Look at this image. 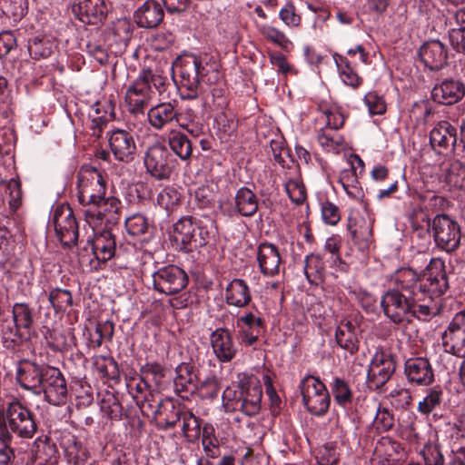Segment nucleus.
Returning a JSON list of instances; mask_svg holds the SVG:
<instances>
[{"mask_svg": "<svg viewBox=\"0 0 465 465\" xmlns=\"http://www.w3.org/2000/svg\"><path fill=\"white\" fill-rule=\"evenodd\" d=\"M175 69L181 77V85L187 91L188 99H196L209 92L213 103L219 108L226 105V88L223 82L212 86L213 79L217 80L220 75L216 69H210L208 64L203 65L202 60L196 55H185L174 64Z\"/></svg>", "mask_w": 465, "mask_h": 465, "instance_id": "1", "label": "nucleus"}, {"mask_svg": "<svg viewBox=\"0 0 465 465\" xmlns=\"http://www.w3.org/2000/svg\"><path fill=\"white\" fill-rule=\"evenodd\" d=\"M412 282L405 268H401L395 274L396 287L387 291L381 298V306L385 316L395 324L409 321V317L418 320L429 318L427 312H420L419 306L425 301L417 296Z\"/></svg>", "mask_w": 465, "mask_h": 465, "instance_id": "2", "label": "nucleus"}, {"mask_svg": "<svg viewBox=\"0 0 465 465\" xmlns=\"http://www.w3.org/2000/svg\"><path fill=\"white\" fill-rule=\"evenodd\" d=\"M430 271L420 277L415 271L405 268L410 278H412V284L417 296L421 301L420 312H427L429 317L434 316L439 311L436 299L441 296L449 289V281L445 272V263L441 259L432 260Z\"/></svg>", "mask_w": 465, "mask_h": 465, "instance_id": "3", "label": "nucleus"}, {"mask_svg": "<svg viewBox=\"0 0 465 465\" xmlns=\"http://www.w3.org/2000/svg\"><path fill=\"white\" fill-rule=\"evenodd\" d=\"M262 389L260 381L253 375L239 376L236 388L227 387L223 392V402L226 411H241L252 417L261 410Z\"/></svg>", "mask_w": 465, "mask_h": 465, "instance_id": "4", "label": "nucleus"}, {"mask_svg": "<svg viewBox=\"0 0 465 465\" xmlns=\"http://www.w3.org/2000/svg\"><path fill=\"white\" fill-rule=\"evenodd\" d=\"M106 193L103 172L91 164H83L77 172V197L84 207L99 204Z\"/></svg>", "mask_w": 465, "mask_h": 465, "instance_id": "5", "label": "nucleus"}, {"mask_svg": "<svg viewBox=\"0 0 465 465\" xmlns=\"http://www.w3.org/2000/svg\"><path fill=\"white\" fill-rule=\"evenodd\" d=\"M5 425L7 432L14 439H32L37 431L35 414L18 401L9 402L5 409Z\"/></svg>", "mask_w": 465, "mask_h": 465, "instance_id": "6", "label": "nucleus"}, {"mask_svg": "<svg viewBox=\"0 0 465 465\" xmlns=\"http://www.w3.org/2000/svg\"><path fill=\"white\" fill-rule=\"evenodd\" d=\"M302 402L307 411L313 415H324L330 407L331 397L323 382L320 379L308 375L300 383Z\"/></svg>", "mask_w": 465, "mask_h": 465, "instance_id": "7", "label": "nucleus"}, {"mask_svg": "<svg viewBox=\"0 0 465 465\" xmlns=\"http://www.w3.org/2000/svg\"><path fill=\"white\" fill-rule=\"evenodd\" d=\"M397 368L396 356L384 350L372 356L367 374V386L371 391L381 390L392 377Z\"/></svg>", "mask_w": 465, "mask_h": 465, "instance_id": "8", "label": "nucleus"}, {"mask_svg": "<svg viewBox=\"0 0 465 465\" xmlns=\"http://www.w3.org/2000/svg\"><path fill=\"white\" fill-rule=\"evenodd\" d=\"M431 234L435 245L446 252L455 251L460 245V225L447 214H437L431 220Z\"/></svg>", "mask_w": 465, "mask_h": 465, "instance_id": "9", "label": "nucleus"}, {"mask_svg": "<svg viewBox=\"0 0 465 465\" xmlns=\"http://www.w3.org/2000/svg\"><path fill=\"white\" fill-rule=\"evenodd\" d=\"M143 163L147 173L161 181L170 178L176 160L164 144L155 143L147 149Z\"/></svg>", "mask_w": 465, "mask_h": 465, "instance_id": "10", "label": "nucleus"}, {"mask_svg": "<svg viewBox=\"0 0 465 465\" xmlns=\"http://www.w3.org/2000/svg\"><path fill=\"white\" fill-rule=\"evenodd\" d=\"M189 282L187 273L176 265H167L153 273L154 289L166 295H174L186 288Z\"/></svg>", "mask_w": 465, "mask_h": 465, "instance_id": "11", "label": "nucleus"}, {"mask_svg": "<svg viewBox=\"0 0 465 465\" xmlns=\"http://www.w3.org/2000/svg\"><path fill=\"white\" fill-rule=\"evenodd\" d=\"M444 351L457 357H465V310L454 314L441 334Z\"/></svg>", "mask_w": 465, "mask_h": 465, "instance_id": "12", "label": "nucleus"}, {"mask_svg": "<svg viewBox=\"0 0 465 465\" xmlns=\"http://www.w3.org/2000/svg\"><path fill=\"white\" fill-rule=\"evenodd\" d=\"M53 223L62 244L72 247L77 243L78 223L73 210L69 206H60L54 210Z\"/></svg>", "mask_w": 465, "mask_h": 465, "instance_id": "13", "label": "nucleus"}, {"mask_svg": "<svg viewBox=\"0 0 465 465\" xmlns=\"http://www.w3.org/2000/svg\"><path fill=\"white\" fill-rule=\"evenodd\" d=\"M50 365L37 363L31 360H21L16 369V380L25 390L39 395L44 376L47 373Z\"/></svg>", "mask_w": 465, "mask_h": 465, "instance_id": "14", "label": "nucleus"}, {"mask_svg": "<svg viewBox=\"0 0 465 465\" xmlns=\"http://www.w3.org/2000/svg\"><path fill=\"white\" fill-rule=\"evenodd\" d=\"M39 394L43 393L45 400L53 405L65 403L67 399L66 381L58 368L50 366L44 376Z\"/></svg>", "mask_w": 465, "mask_h": 465, "instance_id": "15", "label": "nucleus"}, {"mask_svg": "<svg viewBox=\"0 0 465 465\" xmlns=\"http://www.w3.org/2000/svg\"><path fill=\"white\" fill-rule=\"evenodd\" d=\"M153 96L154 91L140 74L125 94L128 111L134 115L143 114Z\"/></svg>", "mask_w": 465, "mask_h": 465, "instance_id": "16", "label": "nucleus"}, {"mask_svg": "<svg viewBox=\"0 0 465 465\" xmlns=\"http://www.w3.org/2000/svg\"><path fill=\"white\" fill-rule=\"evenodd\" d=\"M430 143L438 153L448 150L459 152L457 128L448 121L439 122L430 132Z\"/></svg>", "mask_w": 465, "mask_h": 465, "instance_id": "17", "label": "nucleus"}, {"mask_svg": "<svg viewBox=\"0 0 465 465\" xmlns=\"http://www.w3.org/2000/svg\"><path fill=\"white\" fill-rule=\"evenodd\" d=\"M236 327L242 341L253 345L265 331V322L259 312H249L236 320Z\"/></svg>", "mask_w": 465, "mask_h": 465, "instance_id": "18", "label": "nucleus"}, {"mask_svg": "<svg viewBox=\"0 0 465 465\" xmlns=\"http://www.w3.org/2000/svg\"><path fill=\"white\" fill-rule=\"evenodd\" d=\"M210 342L214 355L221 362H230L237 354V346L227 328L215 329L210 335Z\"/></svg>", "mask_w": 465, "mask_h": 465, "instance_id": "19", "label": "nucleus"}, {"mask_svg": "<svg viewBox=\"0 0 465 465\" xmlns=\"http://www.w3.org/2000/svg\"><path fill=\"white\" fill-rule=\"evenodd\" d=\"M404 374L410 383L428 386L434 381V371L427 358H410L404 363Z\"/></svg>", "mask_w": 465, "mask_h": 465, "instance_id": "20", "label": "nucleus"}, {"mask_svg": "<svg viewBox=\"0 0 465 465\" xmlns=\"http://www.w3.org/2000/svg\"><path fill=\"white\" fill-rule=\"evenodd\" d=\"M256 260L260 272L266 277L280 273L282 260L277 246L271 242H261L256 251Z\"/></svg>", "mask_w": 465, "mask_h": 465, "instance_id": "21", "label": "nucleus"}, {"mask_svg": "<svg viewBox=\"0 0 465 465\" xmlns=\"http://www.w3.org/2000/svg\"><path fill=\"white\" fill-rule=\"evenodd\" d=\"M73 11L83 23L99 25L105 20L108 8L104 0H75Z\"/></svg>", "mask_w": 465, "mask_h": 465, "instance_id": "22", "label": "nucleus"}, {"mask_svg": "<svg viewBox=\"0 0 465 465\" xmlns=\"http://www.w3.org/2000/svg\"><path fill=\"white\" fill-rule=\"evenodd\" d=\"M418 55L426 67L438 71L447 64L448 48L440 40H430L420 47Z\"/></svg>", "mask_w": 465, "mask_h": 465, "instance_id": "23", "label": "nucleus"}, {"mask_svg": "<svg viewBox=\"0 0 465 465\" xmlns=\"http://www.w3.org/2000/svg\"><path fill=\"white\" fill-rule=\"evenodd\" d=\"M185 409V406L175 402L172 399L160 400L154 414L157 420V427L163 430L173 429L180 423Z\"/></svg>", "mask_w": 465, "mask_h": 465, "instance_id": "24", "label": "nucleus"}, {"mask_svg": "<svg viewBox=\"0 0 465 465\" xmlns=\"http://www.w3.org/2000/svg\"><path fill=\"white\" fill-rule=\"evenodd\" d=\"M465 95V85L460 80L445 79L435 84L431 91L434 102L450 105L460 101Z\"/></svg>", "mask_w": 465, "mask_h": 465, "instance_id": "25", "label": "nucleus"}, {"mask_svg": "<svg viewBox=\"0 0 465 465\" xmlns=\"http://www.w3.org/2000/svg\"><path fill=\"white\" fill-rule=\"evenodd\" d=\"M109 146L115 159L128 162L133 159L136 145L133 135L122 129H116L109 136Z\"/></svg>", "mask_w": 465, "mask_h": 465, "instance_id": "26", "label": "nucleus"}, {"mask_svg": "<svg viewBox=\"0 0 465 465\" xmlns=\"http://www.w3.org/2000/svg\"><path fill=\"white\" fill-rule=\"evenodd\" d=\"M87 245L93 256L102 262L109 261L115 253V237L111 231H103L93 238L88 237Z\"/></svg>", "mask_w": 465, "mask_h": 465, "instance_id": "27", "label": "nucleus"}, {"mask_svg": "<svg viewBox=\"0 0 465 465\" xmlns=\"http://www.w3.org/2000/svg\"><path fill=\"white\" fill-rule=\"evenodd\" d=\"M175 374L173 388L177 394L181 395L183 392H191L197 390L201 374L193 362H181L175 368Z\"/></svg>", "mask_w": 465, "mask_h": 465, "instance_id": "28", "label": "nucleus"}, {"mask_svg": "<svg viewBox=\"0 0 465 465\" xmlns=\"http://www.w3.org/2000/svg\"><path fill=\"white\" fill-rule=\"evenodd\" d=\"M164 12L155 0L145 1L134 14V19L140 28H156L163 20Z\"/></svg>", "mask_w": 465, "mask_h": 465, "instance_id": "29", "label": "nucleus"}, {"mask_svg": "<svg viewBox=\"0 0 465 465\" xmlns=\"http://www.w3.org/2000/svg\"><path fill=\"white\" fill-rule=\"evenodd\" d=\"M358 332L359 327L356 322L343 319L340 321L336 328V342L341 348L353 355L359 351Z\"/></svg>", "mask_w": 465, "mask_h": 465, "instance_id": "30", "label": "nucleus"}, {"mask_svg": "<svg viewBox=\"0 0 465 465\" xmlns=\"http://www.w3.org/2000/svg\"><path fill=\"white\" fill-rule=\"evenodd\" d=\"M179 115V111L170 102L153 106L147 113L149 124L156 130H162L173 121L178 122Z\"/></svg>", "mask_w": 465, "mask_h": 465, "instance_id": "31", "label": "nucleus"}, {"mask_svg": "<svg viewBox=\"0 0 465 465\" xmlns=\"http://www.w3.org/2000/svg\"><path fill=\"white\" fill-rule=\"evenodd\" d=\"M224 299L230 306L238 308L247 306L252 301V294L247 282L239 278L232 280L225 288Z\"/></svg>", "mask_w": 465, "mask_h": 465, "instance_id": "32", "label": "nucleus"}, {"mask_svg": "<svg viewBox=\"0 0 465 465\" xmlns=\"http://www.w3.org/2000/svg\"><path fill=\"white\" fill-rule=\"evenodd\" d=\"M348 231L353 242L360 248H368L372 239V223L363 217H349Z\"/></svg>", "mask_w": 465, "mask_h": 465, "instance_id": "33", "label": "nucleus"}, {"mask_svg": "<svg viewBox=\"0 0 465 465\" xmlns=\"http://www.w3.org/2000/svg\"><path fill=\"white\" fill-rule=\"evenodd\" d=\"M121 207V202L114 197H105L99 203L94 204L93 207L86 208L84 210V215L86 222L91 225H95L103 221L105 213H117Z\"/></svg>", "mask_w": 465, "mask_h": 465, "instance_id": "34", "label": "nucleus"}, {"mask_svg": "<svg viewBox=\"0 0 465 465\" xmlns=\"http://www.w3.org/2000/svg\"><path fill=\"white\" fill-rule=\"evenodd\" d=\"M401 444L391 437L379 439L374 447V454L387 465L394 464L401 458Z\"/></svg>", "mask_w": 465, "mask_h": 465, "instance_id": "35", "label": "nucleus"}, {"mask_svg": "<svg viewBox=\"0 0 465 465\" xmlns=\"http://www.w3.org/2000/svg\"><path fill=\"white\" fill-rule=\"evenodd\" d=\"M0 335L6 349H15L30 337L18 328L14 320L1 319Z\"/></svg>", "mask_w": 465, "mask_h": 465, "instance_id": "36", "label": "nucleus"}, {"mask_svg": "<svg viewBox=\"0 0 465 465\" xmlns=\"http://www.w3.org/2000/svg\"><path fill=\"white\" fill-rule=\"evenodd\" d=\"M234 209L242 216H253L258 210L256 194L247 187L240 188L234 196Z\"/></svg>", "mask_w": 465, "mask_h": 465, "instance_id": "37", "label": "nucleus"}, {"mask_svg": "<svg viewBox=\"0 0 465 465\" xmlns=\"http://www.w3.org/2000/svg\"><path fill=\"white\" fill-rule=\"evenodd\" d=\"M197 218L193 216H184L179 219L173 224V240L180 242L182 247L187 251H191L193 228H195Z\"/></svg>", "mask_w": 465, "mask_h": 465, "instance_id": "38", "label": "nucleus"}, {"mask_svg": "<svg viewBox=\"0 0 465 465\" xmlns=\"http://www.w3.org/2000/svg\"><path fill=\"white\" fill-rule=\"evenodd\" d=\"M168 145L182 161H188L193 155V142L181 131L173 130L169 133Z\"/></svg>", "mask_w": 465, "mask_h": 465, "instance_id": "39", "label": "nucleus"}, {"mask_svg": "<svg viewBox=\"0 0 465 465\" xmlns=\"http://www.w3.org/2000/svg\"><path fill=\"white\" fill-rule=\"evenodd\" d=\"M270 148L274 161L282 168L293 171L295 173H299V164L295 163L293 156L290 153L289 149L284 146L282 140H272Z\"/></svg>", "mask_w": 465, "mask_h": 465, "instance_id": "40", "label": "nucleus"}, {"mask_svg": "<svg viewBox=\"0 0 465 465\" xmlns=\"http://www.w3.org/2000/svg\"><path fill=\"white\" fill-rule=\"evenodd\" d=\"M197 235L192 240V249H197L206 246L214 236L215 224L211 218L197 219L195 223Z\"/></svg>", "mask_w": 465, "mask_h": 465, "instance_id": "41", "label": "nucleus"}, {"mask_svg": "<svg viewBox=\"0 0 465 465\" xmlns=\"http://www.w3.org/2000/svg\"><path fill=\"white\" fill-rule=\"evenodd\" d=\"M12 313L13 320L18 328L30 337L34 325L33 309L27 303L17 302L14 304Z\"/></svg>", "mask_w": 465, "mask_h": 465, "instance_id": "42", "label": "nucleus"}, {"mask_svg": "<svg viewBox=\"0 0 465 465\" xmlns=\"http://www.w3.org/2000/svg\"><path fill=\"white\" fill-rule=\"evenodd\" d=\"M27 0H0V10L10 23L16 24L25 15Z\"/></svg>", "mask_w": 465, "mask_h": 465, "instance_id": "43", "label": "nucleus"}, {"mask_svg": "<svg viewBox=\"0 0 465 465\" xmlns=\"http://www.w3.org/2000/svg\"><path fill=\"white\" fill-rule=\"evenodd\" d=\"M443 401V391L440 386L428 390L425 397L418 403L417 411L422 415H430L440 408Z\"/></svg>", "mask_w": 465, "mask_h": 465, "instance_id": "44", "label": "nucleus"}, {"mask_svg": "<svg viewBox=\"0 0 465 465\" xmlns=\"http://www.w3.org/2000/svg\"><path fill=\"white\" fill-rule=\"evenodd\" d=\"M317 138L321 146L327 152L339 153L343 148V137L331 128H322Z\"/></svg>", "mask_w": 465, "mask_h": 465, "instance_id": "45", "label": "nucleus"}, {"mask_svg": "<svg viewBox=\"0 0 465 465\" xmlns=\"http://www.w3.org/2000/svg\"><path fill=\"white\" fill-rule=\"evenodd\" d=\"M35 450L33 457L38 465H51L55 462L56 448L54 444L39 438L35 441Z\"/></svg>", "mask_w": 465, "mask_h": 465, "instance_id": "46", "label": "nucleus"}, {"mask_svg": "<svg viewBox=\"0 0 465 465\" xmlns=\"http://www.w3.org/2000/svg\"><path fill=\"white\" fill-rule=\"evenodd\" d=\"M331 390L337 404L345 407L352 401V391L345 380L335 377L331 383Z\"/></svg>", "mask_w": 465, "mask_h": 465, "instance_id": "47", "label": "nucleus"}, {"mask_svg": "<svg viewBox=\"0 0 465 465\" xmlns=\"http://www.w3.org/2000/svg\"><path fill=\"white\" fill-rule=\"evenodd\" d=\"M444 181L451 188L465 190V164L456 162L444 171Z\"/></svg>", "mask_w": 465, "mask_h": 465, "instance_id": "48", "label": "nucleus"}, {"mask_svg": "<svg viewBox=\"0 0 465 465\" xmlns=\"http://www.w3.org/2000/svg\"><path fill=\"white\" fill-rule=\"evenodd\" d=\"M298 173L291 171V177L285 183V191L290 199L296 204H302L306 200V189L304 184L296 177Z\"/></svg>", "mask_w": 465, "mask_h": 465, "instance_id": "49", "label": "nucleus"}, {"mask_svg": "<svg viewBox=\"0 0 465 465\" xmlns=\"http://www.w3.org/2000/svg\"><path fill=\"white\" fill-rule=\"evenodd\" d=\"M65 457L71 465H85L89 451L84 444L77 440H73L64 450Z\"/></svg>", "mask_w": 465, "mask_h": 465, "instance_id": "50", "label": "nucleus"}, {"mask_svg": "<svg viewBox=\"0 0 465 465\" xmlns=\"http://www.w3.org/2000/svg\"><path fill=\"white\" fill-rule=\"evenodd\" d=\"M48 301L55 312H64L73 304V296L69 290L54 288L48 295Z\"/></svg>", "mask_w": 465, "mask_h": 465, "instance_id": "51", "label": "nucleus"}, {"mask_svg": "<svg viewBox=\"0 0 465 465\" xmlns=\"http://www.w3.org/2000/svg\"><path fill=\"white\" fill-rule=\"evenodd\" d=\"M180 423L184 437L190 439L201 435V420L189 409H185Z\"/></svg>", "mask_w": 465, "mask_h": 465, "instance_id": "52", "label": "nucleus"}, {"mask_svg": "<svg viewBox=\"0 0 465 465\" xmlns=\"http://www.w3.org/2000/svg\"><path fill=\"white\" fill-rule=\"evenodd\" d=\"M28 52L32 58L41 59L48 57L52 53V44L45 37L35 36L28 41Z\"/></svg>", "mask_w": 465, "mask_h": 465, "instance_id": "53", "label": "nucleus"}, {"mask_svg": "<svg viewBox=\"0 0 465 465\" xmlns=\"http://www.w3.org/2000/svg\"><path fill=\"white\" fill-rule=\"evenodd\" d=\"M166 373L167 369L156 361L146 362L140 368L141 376L145 381L151 379L155 384H160Z\"/></svg>", "mask_w": 465, "mask_h": 465, "instance_id": "54", "label": "nucleus"}, {"mask_svg": "<svg viewBox=\"0 0 465 465\" xmlns=\"http://www.w3.org/2000/svg\"><path fill=\"white\" fill-rule=\"evenodd\" d=\"M94 364L103 377L112 380L119 377L118 364L113 357L99 356L95 359Z\"/></svg>", "mask_w": 465, "mask_h": 465, "instance_id": "55", "label": "nucleus"}, {"mask_svg": "<svg viewBox=\"0 0 465 465\" xmlns=\"http://www.w3.org/2000/svg\"><path fill=\"white\" fill-rule=\"evenodd\" d=\"M112 32L118 45H126L133 35V25L127 19H119L114 24Z\"/></svg>", "mask_w": 465, "mask_h": 465, "instance_id": "56", "label": "nucleus"}, {"mask_svg": "<svg viewBox=\"0 0 465 465\" xmlns=\"http://www.w3.org/2000/svg\"><path fill=\"white\" fill-rule=\"evenodd\" d=\"M197 389H199L203 398L214 400L220 391L219 381L214 375L207 376L203 379L200 376Z\"/></svg>", "mask_w": 465, "mask_h": 465, "instance_id": "57", "label": "nucleus"}, {"mask_svg": "<svg viewBox=\"0 0 465 465\" xmlns=\"http://www.w3.org/2000/svg\"><path fill=\"white\" fill-rule=\"evenodd\" d=\"M387 397L392 407L401 410L407 409L412 401L411 391L405 388H396L391 391Z\"/></svg>", "mask_w": 465, "mask_h": 465, "instance_id": "58", "label": "nucleus"}, {"mask_svg": "<svg viewBox=\"0 0 465 465\" xmlns=\"http://www.w3.org/2000/svg\"><path fill=\"white\" fill-rule=\"evenodd\" d=\"M125 228L130 235L139 236L147 232L148 221L143 214L136 213L125 219Z\"/></svg>", "mask_w": 465, "mask_h": 465, "instance_id": "59", "label": "nucleus"}, {"mask_svg": "<svg viewBox=\"0 0 465 465\" xmlns=\"http://www.w3.org/2000/svg\"><path fill=\"white\" fill-rule=\"evenodd\" d=\"M340 76L342 82L353 88H357L361 84V79L357 73L351 68L346 59L341 58V64H338Z\"/></svg>", "mask_w": 465, "mask_h": 465, "instance_id": "60", "label": "nucleus"}, {"mask_svg": "<svg viewBox=\"0 0 465 465\" xmlns=\"http://www.w3.org/2000/svg\"><path fill=\"white\" fill-rule=\"evenodd\" d=\"M375 427L380 431H389L394 426V415L387 408H381L379 406L376 411L374 420Z\"/></svg>", "mask_w": 465, "mask_h": 465, "instance_id": "61", "label": "nucleus"}, {"mask_svg": "<svg viewBox=\"0 0 465 465\" xmlns=\"http://www.w3.org/2000/svg\"><path fill=\"white\" fill-rule=\"evenodd\" d=\"M48 347L53 351H65L70 347L67 336L59 331L53 330L45 337Z\"/></svg>", "mask_w": 465, "mask_h": 465, "instance_id": "62", "label": "nucleus"}, {"mask_svg": "<svg viewBox=\"0 0 465 465\" xmlns=\"http://www.w3.org/2000/svg\"><path fill=\"white\" fill-rule=\"evenodd\" d=\"M262 34L267 40L279 45L282 49H288L291 45V42L287 36L282 31L273 26L264 25L262 28Z\"/></svg>", "mask_w": 465, "mask_h": 465, "instance_id": "63", "label": "nucleus"}, {"mask_svg": "<svg viewBox=\"0 0 465 465\" xmlns=\"http://www.w3.org/2000/svg\"><path fill=\"white\" fill-rule=\"evenodd\" d=\"M316 460L319 465H335L339 460V455L332 444H326L319 449Z\"/></svg>", "mask_w": 465, "mask_h": 465, "instance_id": "64", "label": "nucleus"}]
</instances>
